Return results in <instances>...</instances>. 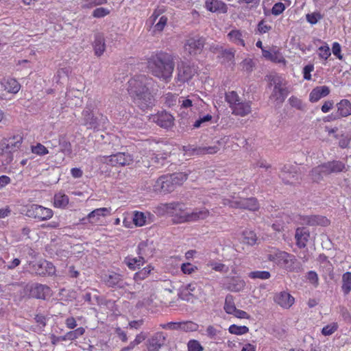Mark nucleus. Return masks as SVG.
I'll return each instance as SVG.
<instances>
[{
    "label": "nucleus",
    "mask_w": 351,
    "mask_h": 351,
    "mask_svg": "<svg viewBox=\"0 0 351 351\" xmlns=\"http://www.w3.org/2000/svg\"><path fill=\"white\" fill-rule=\"evenodd\" d=\"M154 80L145 75H136L128 81V91L133 102L142 110L151 109L155 99L150 91Z\"/></svg>",
    "instance_id": "f257e3e1"
},
{
    "label": "nucleus",
    "mask_w": 351,
    "mask_h": 351,
    "mask_svg": "<svg viewBox=\"0 0 351 351\" xmlns=\"http://www.w3.org/2000/svg\"><path fill=\"white\" fill-rule=\"evenodd\" d=\"M149 72L160 80L169 83L173 76L175 59L173 55L162 51H156L147 59Z\"/></svg>",
    "instance_id": "f03ea898"
},
{
    "label": "nucleus",
    "mask_w": 351,
    "mask_h": 351,
    "mask_svg": "<svg viewBox=\"0 0 351 351\" xmlns=\"http://www.w3.org/2000/svg\"><path fill=\"white\" fill-rule=\"evenodd\" d=\"M266 258L289 272H299L302 266L295 256L279 249L268 247L265 250Z\"/></svg>",
    "instance_id": "7ed1b4c3"
},
{
    "label": "nucleus",
    "mask_w": 351,
    "mask_h": 351,
    "mask_svg": "<svg viewBox=\"0 0 351 351\" xmlns=\"http://www.w3.org/2000/svg\"><path fill=\"white\" fill-rule=\"evenodd\" d=\"M188 178V174L177 172L160 176L154 184V191L160 193H169L178 186L182 185Z\"/></svg>",
    "instance_id": "20e7f679"
},
{
    "label": "nucleus",
    "mask_w": 351,
    "mask_h": 351,
    "mask_svg": "<svg viewBox=\"0 0 351 351\" xmlns=\"http://www.w3.org/2000/svg\"><path fill=\"white\" fill-rule=\"evenodd\" d=\"M223 204L232 208L247 210L250 211H257L260 204L256 197L236 199L234 196H230V198L223 199Z\"/></svg>",
    "instance_id": "39448f33"
},
{
    "label": "nucleus",
    "mask_w": 351,
    "mask_h": 351,
    "mask_svg": "<svg viewBox=\"0 0 351 351\" xmlns=\"http://www.w3.org/2000/svg\"><path fill=\"white\" fill-rule=\"evenodd\" d=\"M23 143V137L21 135H14L10 138H5L0 142V155L7 156V163L12 159V153L18 151Z\"/></svg>",
    "instance_id": "423d86ee"
},
{
    "label": "nucleus",
    "mask_w": 351,
    "mask_h": 351,
    "mask_svg": "<svg viewBox=\"0 0 351 351\" xmlns=\"http://www.w3.org/2000/svg\"><path fill=\"white\" fill-rule=\"evenodd\" d=\"M99 161L111 167H125L132 164L134 157L128 152H117L110 156H101Z\"/></svg>",
    "instance_id": "0eeeda50"
},
{
    "label": "nucleus",
    "mask_w": 351,
    "mask_h": 351,
    "mask_svg": "<svg viewBox=\"0 0 351 351\" xmlns=\"http://www.w3.org/2000/svg\"><path fill=\"white\" fill-rule=\"evenodd\" d=\"M198 67L194 64L181 62L177 66L176 81L182 84L189 82L197 74Z\"/></svg>",
    "instance_id": "6e6552de"
},
{
    "label": "nucleus",
    "mask_w": 351,
    "mask_h": 351,
    "mask_svg": "<svg viewBox=\"0 0 351 351\" xmlns=\"http://www.w3.org/2000/svg\"><path fill=\"white\" fill-rule=\"evenodd\" d=\"M25 215L39 221H47L52 218L53 211L40 205L30 204L26 206Z\"/></svg>",
    "instance_id": "1a4fd4ad"
},
{
    "label": "nucleus",
    "mask_w": 351,
    "mask_h": 351,
    "mask_svg": "<svg viewBox=\"0 0 351 351\" xmlns=\"http://www.w3.org/2000/svg\"><path fill=\"white\" fill-rule=\"evenodd\" d=\"M160 328L165 330H178L183 332H195L198 331L199 326L197 323L186 320L178 322H170L166 324H160Z\"/></svg>",
    "instance_id": "9d476101"
},
{
    "label": "nucleus",
    "mask_w": 351,
    "mask_h": 351,
    "mask_svg": "<svg viewBox=\"0 0 351 351\" xmlns=\"http://www.w3.org/2000/svg\"><path fill=\"white\" fill-rule=\"evenodd\" d=\"M205 45V38L199 36L189 37L184 45V51L190 55L200 53Z\"/></svg>",
    "instance_id": "9b49d317"
},
{
    "label": "nucleus",
    "mask_w": 351,
    "mask_h": 351,
    "mask_svg": "<svg viewBox=\"0 0 351 351\" xmlns=\"http://www.w3.org/2000/svg\"><path fill=\"white\" fill-rule=\"evenodd\" d=\"M104 282L108 287L124 289L129 285L125 281L123 276L114 271L105 275Z\"/></svg>",
    "instance_id": "f8f14e48"
},
{
    "label": "nucleus",
    "mask_w": 351,
    "mask_h": 351,
    "mask_svg": "<svg viewBox=\"0 0 351 351\" xmlns=\"http://www.w3.org/2000/svg\"><path fill=\"white\" fill-rule=\"evenodd\" d=\"M21 87L20 83L12 77L5 76L0 80V90L2 92L15 95L19 93Z\"/></svg>",
    "instance_id": "ddd939ff"
},
{
    "label": "nucleus",
    "mask_w": 351,
    "mask_h": 351,
    "mask_svg": "<svg viewBox=\"0 0 351 351\" xmlns=\"http://www.w3.org/2000/svg\"><path fill=\"white\" fill-rule=\"evenodd\" d=\"M271 82L274 84L271 96L276 101L282 103L288 95V91L282 86V78L279 76H273Z\"/></svg>",
    "instance_id": "4468645a"
},
{
    "label": "nucleus",
    "mask_w": 351,
    "mask_h": 351,
    "mask_svg": "<svg viewBox=\"0 0 351 351\" xmlns=\"http://www.w3.org/2000/svg\"><path fill=\"white\" fill-rule=\"evenodd\" d=\"M298 221L302 225L327 226L330 220L322 215H299Z\"/></svg>",
    "instance_id": "2eb2a0df"
},
{
    "label": "nucleus",
    "mask_w": 351,
    "mask_h": 351,
    "mask_svg": "<svg viewBox=\"0 0 351 351\" xmlns=\"http://www.w3.org/2000/svg\"><path fill=\"white\" fill-rule=\"evenodd\" d=\"M336 115L332 117V114L327 117L328 121L336 120L341 118L347 117L351 115V102L347 99H343L336 104Z\"/></svg>",
    "instance_id": "dca6fc26"
},
{
    "label": "nucleus",
    "mask_w": 351,
    "mask_h": 351,
    "mask_svg": "<svg viewBox=\"0 0 351 351\" xmlns=\"http://www.w3.org/2000/svg\"><path fill=\"white\" fill-rule=\"evenodd\" d=\"M149 119L156 123L158 125L164 128H169L173 125L174 118L166 111L158 112L156 114H152Z\"/></svg>",
    "instance_id": "f3484780"
},
{
    "label": "nucleus",
    "mask_w": 351,
    "mask_h": 351,
    "mask_svg": "<svg viewBox=\"0 0 351 351\" xmlns=\"http://www.w3.org/2000/svg\"><path fill=\"white\" fill-rule=\"evenodd\" d=\"M155 217L150 212L134 210L132 213V222L136 227H142L154 221Z\"/></svg>",
    "instance_id": "a211bd4d"
},
{
    "label": "nucleus",
    "mask_w": 351,
    "mask_h": 351,
    "mask_svg": "<svg viewBox=\"0 0 351 351\" xmlns=\"http://www.w3.org/2000/svg\"><path fill=\"white\" fill-rule=\"evenodd\" d=\"M199 292V289L197 287V284L193 282L182 287L179 295L182 300L189 302L197 298Z\"/></svg>",
    "instance_id": "6ab92c4d"
},
{
    "label": "nucleus",
    "mask_w": 351,
    "mask_h": 351,
    "mask_svg": "<svg viewBox=\"0 0 351 351\" xmlns=\"http://www.w3.org/2000/svg\"><path fill=\"white\" fill-rule=\"evenodd\" d=\"M339 129L337 127L330 128L328 126L325 127V131L328 132V135L333 134L335 139H338V145L341 149H346L349 147L351 142V134L349 133H341L339 135L337 132Z\"/></svg>",
    "instance_id": "aec40b11"
},
{
    "label": "nucleus",
    "mask_w": 351,
    "mask_h": 351,
    "mask_svg": "<svg viewBox=\"0 0 351 351\" xmlns=\"http://www.w3.org/2000/svg\"><path fill=\"white\" fill-rule=\"evenodd\" d=\"M166 335L163 332H155L147 341V351H159L166 341Z\"/></svg>",
    "instance_id": "412c9836"
},
{
    "label": "nucleus",
    "mask_w": 351,
    "mask_h": 351,
    "mask_svg": "<svg viewBox=\"0 0 351 351\" xmlns=\"http://www.w3.org/2000/svg\"><path fill=\"white\" fill-rule=\"evenodd\" d=\"M181 206L180 202H171L158 204L154 209V212L160 217L165 215H169L172 217L174 211L179 210V206Z\"/></svg>",
    "instance_id": "4be33fe9"
},
{
    "label": "nucleus",
    "mask_w": 351,
    "mask_h": 351,
    "mask_svg": "<svg viewBox=\"0 0 351 351\" xmlns=\"http://www.w3.org/2000/svg\"><path fill=\"white\" fill-rule=\"evenodd\" d=\"M204 8L207 11L216 14H226L228 10L227 4L221 0H206Z\"/></svg>",
    "instance_id": "5701e85b"
},
{
    "label": "nucleus",
    "mask_w": 351,
    "mask_h": 351,
    "mask_svg": "<svg viewBox=\"0 0 351 351\" xmlns=\"http://www.w3.org/2000/svg\"><path fill=\"white\" fill-rule=\"evenodd\" d=\"M111 213V208H96L91 211L86 217L89 223L97 225L100 221V217H105L110 215Z\"/></svg>",
    "instance_id": "b1692460"
},
{
    "label": "nucleus",
    "mask_w": 351,
    "mask_h": 351,
    "mask_svg": "<svg viewBox=\"0 0 351 351\" xmlns=\"http://www.w3.org/2000/svg\"><path fill=\"white\" fill-rule=\"evenodd\" d=\"M274 300L279 306L285 309H289L295 302V298L286 291L276 294Z\"/></svg>",
    "instance_id": "393cba45"
},
{
    "label": "nucleus",
    "mask_w": 351,
    "mask_h": 351,
    "mask_svg": "<svg viewBox=\"0 0 351 351\" xmlns=\"http://www.w3.org/2000/svg\"><path fill=\"white\" fill-rule=\"evenodd\" d=\"M230 109L232 114L245 117L252 112L251 102L239 101L234 106H232Z\"/></svg>",
    "instance_id": "a878e982"
},
{
    "label": "nucleus",
    "mask_w": 351,
    "mask_h": 351,
    "mask_svg": "<svg viewBox=\"0 0 351 351\" xmlns=\"http://www.w3.org/2000/svg\"><path fill=\"white\" fill-rule=\"evenodd\" d=\"M263 56L272 62L286 64L287 61L279 49L272 48L269 50H263Z\"/></svg>",
    "instance_id": "bb28decb"
},
{
    "label": "nucleus",
    "mask_w": 351,
    "mask_h": 351,
    "mask_svg": "<svg viewBox=\"0 0 351 351\" xmlns=\"http://www.w3.org/2000/svg\"><path fill=\"white\" fill-rule=\"evenodd\" d=\"M330 93V88L327 86H316L309 94V101L315 103L323 97L328 96Z\"/></svg>",
    "instance_id": "cd10ccee"
},
{
    "label": "nucleus",
    "mask_w": 351,
    "mask_h": 351,
    "mask_svg": "<svg viewBox=\"0 0 351 351\" xmlns=\"http://www.w3.org/2000/svg\"><path fill=\"white\" fill-rule=\"evenodd\" d=\"M35 267V273L40 276L52 275L56 272L54 265L48 261H44L42 263H35L33 265Z\"/></svg>",
    "instance_id": "c85d7f7f"
},
{
    "label": "nucleus",
    "mask_w": 351,
    "mask_h": 351,
    "mask_svg": "<svg viewBox=\"0 0 351 351\" xmlns=\"http://www.w3.org/2000/svg\"><path fill=\"white\" fill-rule=\"evenodd\" d=\"M210 215V211L206 208H195L192 212L189 213V216L185 221L195 222L199 220H204Z\"/></svg>",
    "instance_id": "c756f323"
},
{
    "label": "nucleus",
    "mask_w": 351,
    "mask_h": 351,
    "mask_svg": "<svg viewBox=\"0 0 351 351\" xmlns=\"http://www.w3.org/2000/svg\"><path fill=\"white\" fill-rule=\"evenodd\" d=\"M322 167H324L325 171V175H329L332 173H340L346 169L345 164L339 160H332L323 163Z\"/></svg>",
    "instance_id": "7c9ffc66"
},
{
    "label": "nucleus",
    "mask_w": 351,
    "mask_h": 351,
    "mask_svg": "<svg viewBox=\"0 0 351 351\" xmlns=\"http://www.w3.org/2000/svg\"><path fill=\"white\" fill-rule=\"evenodd\" d=\"M29 291L32 297L45 300L49 295L51 290L47 285L36 284L31 287Z\"/></svg>",
    "instance_id": "2f4dec72"
},
{
    "label": "nucleus",
    "mask_w": 351,
    "mask_h": 351,
    "mask_svg": "<svg viewBox=\"0 0 351 351\" xmlns=\"http://www.w3.org/2000/svg\"><path fill=\"white\" fill-rule=\"evenodd\" d=\"M226 288L232 292H239L245 287V282L237 277H228Z\"/></svg>",
    "instance_id": "473e14b6"
},
{
    "label": "nucleus",
    "mask_w": 351,
    "mask_h": 351,
    "mask_svg": "<svg viewBox=\"0 0 351 351\" xmlns=\"http://www.w3.org/2000/svg\"><path fill=\"white\" fill-rule=\"evenodd\" d=\"M310 237L309 231L305 228H298L295 230V238L296 244L300 248L306 247Z\"/></svg>",
    "instance_id": "72a5a7b5"
},
{
    "label": "nucleus",
    "mask_w": 351,
    "mask_h": 351,
    "mask_svg": "<svg viewBox=\"0 0 351 351\" xmlns=\"http://www.w3.org/2000/svg\"><path fill=\"white\" fill-rule=\"evenodd\" d=\"M145 263V261L144 260V258L139 255L138 257H133L132 256L129 255L125 257L123 260V263L132 271L136 270L137 267L143 265Z\"/></svg>",
    "instance_id": "f704fd0d"
},
{
    "label": "nucleus",
    "mask_w": 351,
    "mask_h": 351,
    "mask_svg": "<svg viewBox=\"0 0 351 351\" xmlns=\"http://www.w3.org/2000/svg\"><path fill=\"white\" fill-rule=\"evenodd\" d=\"M154 250L152 243H149L148 241H143L138 245L137 254L145 258V257L152 256Z\"/></svg>",
    "instance_id": "c9c22d12"
},
{
    "label": "nucleus",
    "mask_w": 351,
    "mask_h": 351,
    "mask_svg": "<svg viewBox=\"0 0 351 351\" xmlns=\"http://www.w3.org/2000/svg\"><path fill=\"white\" fill-rule=\"evenodd\" d=\"M82 116L84 117V124L86 125L88 129H96L97 128V118L94 116L90 110H84L82 111Z\"/></svg>",
    "instance_id": "e433bc0d"
},
{
    "label": "nucleus",
    "mask_w": 351,
    "mask_h": 351,
    "mask_svg": "<svg viewBox=\"0 0 351 351\" xmlns=\"http://www.w3.org/2000/svg\"><path fill=\"white\" fill-rule=\"evenodd\" d=\"M93 49L95 54L99 57L106 50L105 39L103 35L98 34L95 36L93 43Z\"/></svg>",
    "instance_id": "4c0bfd02"
},
{
    "label": "nucleus",
    "mask_w": 351,
    "mask_h": 351,
    "mask_svg": "<svg viewBox=\"0 0 351 351\" xmlns=\"http://www.w3.org/2000/svg\"><path fill=\"white\" fill-rule=\"evenodd\" d=\"M241 237L242 243L251 246L254 245L258 240L256 234L250 229L244 230L241 233Z\"/></svg>",
    "instance_id": "58836bf2"
},
{
    "label": "nucleus",
    "mask_w": 351,
    "mask_h": 351,
    "mask_svg": "<svg viewBox=\"0 0 351 351\" xmlns=\"http://www.w3.org/2000/svg\"><path fill=\"white\" fill-rule=\"evenodd\" d=\"M229 40L237 45L245 46L243 32L239 29H232L227 35Z\"/></svg>",
    "instance_id": "ea45409f"
},
{
    "label": "nucleus",
    "mask_w": 351,
    "mask_h": 351,
    "mask_svg": "<svg viewBox=\"0 0 351 351\" xmlns=\"http://www.w3.org/2000/svg\"><path fill=\"white\" fill-rule=\"evenodd\" d=\"M183 204L181 203V206H179V210H177V211H174V213L172 215L171 220L173 223H189V221H185V219L187 218L189 216V212H186L184 209L183 208Z\"/></svg>",
    "instance_id": "a19ab883"
},
{
    "label": "nucleus",
    "mask_w": 351,
    "mask_h": 351,
    "mask_svg": "<svg viewBox=\"0 0 351 351\" xmlns=\"http://www.w3.org/2000/svg\"><path fill=\"white\" fill-rule=\"evenodd\" d=\"M69 198L68 195L62 192L55 194L53 205L56 208H64L69 204Z\"/></svg>",
    "instance_id": "79ce46f5"
},
{
    "label": "nucleus",
    "mask_w": 351,
    "mask_h": 351,
    "mask_svg": "<svg viewBox=\"0 0 351 351\" xmlns=\"http://www.w3.org/2000/svg\"><path fill=\"white\" fill-rule=\"evenodd\" d=\"M154 269V267L149 265L143 267L142 269L136 272L134 274V280L138 282L141 280L146 279L151 274V271Z\"/></svg>",
    "instance_id": "37998d69"
},
{
    "label": "nucleus",
    "mask_w": 351,
    "mask_h": 351,
    "mask_svg": "<svg viewBox=\"0 0 351 351\" xmlns=\"http://www.w3.org/2000/svg\"><path fill=\"white\" fill-rule=\"evenodd\" d=\"M311 180L314 182H319L325 175V171L322 167V164L313 168L310 173Z\"/></svg>",
    "instance_id": "c03bdc74"
},
{
    "label": "nucleus",
    "mask_w": 351,
    "mask_h": 351,
    "mask_svg": "<svg viewBox=\"0 0 351 351\" xmlns=\"http://www.w3.org/2000/svg\"><path fill=\"white\" fill-rule=\"evenodd\" d=\"M223 309L227 314L232 315L237 309L234 297L228 294L226 296Z\"/></svg>",
    "instance_id": "a18cd8bd"
},
{
    "label": "nucleus",
    "mask_w": 351,
    "mask_h": 351,
    "mask_svg": "<svg viewBox=\"0 0 351 351\" xmlns=\"http://www.w3.org/2000/svg\"><path fill=\"white\" fill-rule=\"evenodd\" d=\"M341 289L344 295L351 291V272L347 271L343 274Z\"/></svg>",
    "instance_id": "49530a36"
},
{
    "label": "nucleus",
    "mask_w": 351,
    "mask_h": 351,
    "mask_svg": "<svg viewBox=\"0 0 351 351\" xmlns=\"http://www.w3.org/2000/svg\"><path fill=\"white\" fill-rule=\"evenodd\" d=\"M219 150L217 145L200 147L199 149H193V154H214Z\"/></svg>",
    "instance_id": "de8ad7c7"
},
{
    "label": "nucleus",
    "mask_w": 351,
    "mask_h": 351,
    "mask_svg": "<svg viewBox=\"0 0 351 351\" xmlns=\"http://www.w3.org/2000/svg\"><path fill=\"white\" fill-rule=\"evenodd\" d=\"M228 332L232 335H242L247 334L249 332V328L246 326L232 324L228 328Z\"/></svg>",
    "instance_id": "09e8293b"
},
{
    "label": "nucleus",
    "mask_w": 351,
    "mask_h": 351,
    "mask_svg": "<svg viewBox=\"0 0 351 351\" xmlns=\"http://www.w3.org/2000/svg\"><path fill=\"white\" fill-rule=\"evenodd\" d=\"M225 99L230 108L240 101L239 95L234 90L226 93Z\"/></svg>",
    "instance_id": "8fccbe9b"
},
{
    "label": "nucleus",
    "mask_w": 351,
    "mask_h": 351,
    "mask_svg": "<svg viewBox=\"0 0 351 351\" xmlns=\"http://www.w3.org/2000/svg\"><path fill=\"white\" fill-rule=\"evenodd\" d=\"M248 277L251 279L267 280L271 277V274L267 271H254L248 274Z\"/></svg>",
    "instance_id": "3c124183"
},
{
    "label": "nucleus",
    "mask_w": 351,
    "mask_h": 351,
    "mask_svg": "<svg viewBox=\"0 0 351 351\" xmlns=\"http://www.w3.org/2000/svg\"><path fill=\"white\" fill-rule=\"evenodd\" d=\"M323 15L319 12H314L306 14V20L311 25H313L317 23L323 19Z\"/></svg>",
    "instance_id": "603ef678"
},
{
    "label": "nucleus",
    "mask_w": 351,
    "mask_h": 351,
    "mask_svg": "<svg viewBox=\"0 0 351 351\" xmlns=\"http://www.w3.org/2000/svg\"><path fill=\"white\" fill-rule=\"evenodd\" d=\"M168 18L166 16H161L159 21L154 25V32H162L167 24Z\"/></svg>",
    "instance_id": "864d4df0"
},
{
    "label": "nucleus",
    "mask_w": 351,
    "mask_h": 351,
    "mask_svg": "<svg viewBox=\"0 0 351 351\" xmlns=\"http://www.w3.org/2000/svg\"><path fill=\"white\" fill-rule=\"evenodd\" d=\"M31 151L38 156H45L49 153L47 148L40 143H36V145H32Z\"/></svg>",
    "instance_id": "5fc2aeb1"
},
{
    "label": "nucleus",
    "mask_w": 351,
    "mask_h": 351,
    "mask_svg": "<svg viewBox=\"0 0 351 351\" xmlns=\"http://www.w3.org/2000/svg\"><path fill=\"white\" fill-rule=\"evenodd\" d=\"M220 334L221 330H218L213 325L208 326L206 329V335L210 339L217 340Z\"/></svg>",
    "instance_id": "6e6d98bb"
},
{
    "label": "nucleus",
    "mask_w": 351,
    "mask_h": 351,
    "mask_svg": "<svg viewBox=\"0 0 351 351\" xmlns=\"http://www.w3.org/2000/svg\"><path fill=\"white\" fill-rule=\"evenodd\" d=\"M84 4L82 8H91L95 6L107 3V0H81Z\"/></svg>",
    "instance_id": "4d7b16f0"
},
{
    "label": "nucleus",
    "mask_w": 351,
    "mask_h": 351,
    "mask_svg": "<svg viewBox=\"0 0 351 351\" xmlns=\"http://www.w3.org/2000/svg\"><path fill=\"white\" fill-rule=\"evenodd\" d=\"M204 347L199 341L190 339L187 343V351H203Z\"/></svg>",
    "instance_id": "13d9d810"
},
{
    "label": "nucleus",
    "mask_w": 351,
    "mask_h": 351,
    "mask_svg": "<svg viewBox=\"0 0 351 351\" xmlns=\"http://www.w3.org/2000/svg\"><path fill=\"white\" fill-rule=\"evenodd\" d=\"M338 327V324L336 322L328 324L322 328V334L324 336H330L337 330Z\"/></svg>",
    "instance_id": "bf43d9fd"
},
{
    "label": "nucleus",
    "mask_w": 351,
    "mask_h": 351,
    "mask_svg": "<svg viewBox=\"0 0 351 351\" xmlns=\"http://www.w3.org/2000/svg\"><path fill=\"white\" fill-rule=\"evenodd\" d=\"M166 9L165 6H158L153 12L152 14L149 17V21L152 24H154L157 19L165 12Z\"/></svg>",
    "instance_id": "052dcab7"
},
{
    "label": "nucleus",
    "mask_w": 351,
    "mask_h": 351,
    "mask_svg": "<svg viewBox=\"0 0 351 351\" xmlns=\"http://www.w3.org/2000/svg\"><path fill=\"white\" fill-rule=\"evenodd\" d=\"M319 56L324 59L327 60L331 55L330 49L328 45L325 43L324 45L318 48Z\"/></svg>",
    "instance_id": "680f3d73"
},
{
    "label": "nucleus",
    "mask_w": 351,
    "mask_h": 351,
    "mask_svg": "<svg viewBox=\"0 0 351 351\" xmlns=\"http://www.w3.org/2000/svg\"><path fill=\"white\" fill-rule=\"evenodd\" d=\"M85 332V328L83 327H79L74 330L68 332V335L70 341H73L82 336Z\"/></svg>",
    "instance_id": "e2e57ef3"
},
{
    "label": "nucleus",
    "mask_w": 351,
    "mask_h": 351,
    "mask_svg": "<svg viewBox=\"0 0 351 351\" xmlns=\"http://www.w3.org/2000/svg\"><path fill=\"white\" fill-rule=\"evenodd\" d=\"M110 13V10L105 8H97L95 9L93 12L92 16L94 18H103L107 15H108Z\"/></svg>",
    "instance_id": "0e129e2a"
},
{
    "label": "nucleus",
    "mask_w": 351,
    "mask_h": 351,
    "mask_svg": "<svg viewBox=\"0 0 351 351\" xmlns=\"http://www.w3.org/2000/svg\"><path fill=\"white\" fill-rule=\"evenodd\" d=\"M181 271L184 274H191L197 270V267L193 265L191 263H182L181 265Z\"/></svg>",
    "instance_id": "69168bd1"
},
{
    "label": "nucleus",
    "mask_w": 351,
    "mask_h": 351,
    "mask_svg": "<svg viewBox=\"0 0 351 351\" xmlns=\"http://www.w3.org/2000/svg\"><path fill=\"white\" fill-rule=\"evenodd\" d=\"M314 69L315 67L313 64H308L303 68L302 74L304 80L308 81L312 80V75L311 73L314 71Z\"/></svg>",
    "instance_id": "338daca9"
},
{
    "label": "nucleus",
    "mask_w": 351,
    "mask_h": 351,
    "mask_svg": "<svg viewBox=\"0 0 351 351\" xmlns=\"http://www.w3.org/2000/svg\"><path fill=\"white\" fill-rule=\"evenodd\" d=\"M285 5L283 3H276L271 8V13L275 16H278L285 11Z\"/></svg>",
    "instance_id": "774afa93"
}]
</instances>
